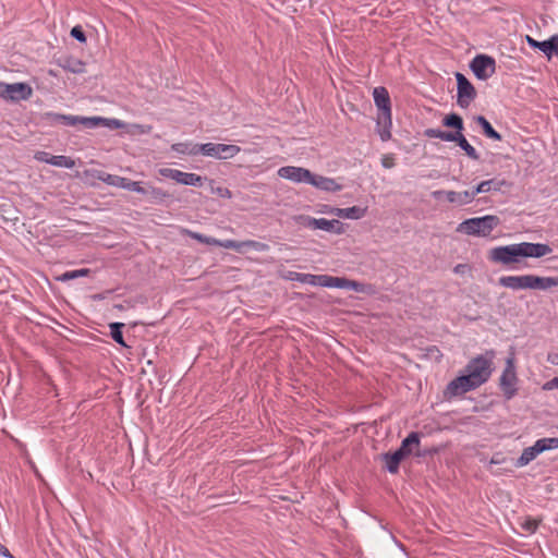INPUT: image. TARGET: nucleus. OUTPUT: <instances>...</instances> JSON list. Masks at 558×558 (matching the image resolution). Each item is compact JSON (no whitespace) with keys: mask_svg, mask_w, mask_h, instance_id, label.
Masks as SVG:
<instances>
[{"mask_svg":"<svg viewBox=\"0 0 558 558\" xmlns=\"http://www.w3.org/2000/svg\"><path fill=\"white\" fill-rule=\"evenodd\" d=\"M457 80V104L459 107L466 109L476 98V89L468 77L460 73H456Z\"/></svg>","mask_w":558,"mask_h":558,"instance_id":"8","label":"nucleus"},{"mask_svg":"<svg viewBox=\"0 0 558 558\" xmlns=\"http://www.w3.org/2000/svg\"><path fill=\"white\" fill-rule=\"evenodd\" d=\"M347 209L355 210V209H360V208L357 206H352V207H348Z\"/></svg>","mask_w":558,"mask_h":558,"instance_id":"54","label":"nucleus"},{"mask_svg":"<svg viewBox=\"0 0 558 558\" xmlns=\"http://www.w3.org/2000/svg\"><path fill=\"white\" fill-rule=\"evenodd\" d=\"M476 388L478 386L475 381L468 374H464L451 380L447 386V391L451 396H459Z\"/></svg>","mask_w":558,"mask_h":558,"instance_id":"12","label":"nucleus"},{"mask_svg":"<svg viewBox=\"0 0 558 558\" xmlns=\"http://www.w3.org/2000/svg\"><path fill=\"white\" fill-rule=\"evenodd\" d=\"M375 105L378 108L377 125L380 140L386 142L391 138V102L389 93L385 87H376L373 92Z\"/></svg>","mask_w":558,"mask_h":558,"instance_id":"3","label":"nucleus"},{"mask_svg":"<svg viewBox=\"0 0 558 558\" xmlns=\"http://www.w3.org/2000/svg\"><path fill=\"white\" fill-rule=\"evenodd\" d=\"M324 209H330V210H333V209H336V208H335V207H330V206L325 205V206H324Z\"/></svg>","mask_w":558,"mask_h":558,"instance_id":"53","label":"nucleus"},{"mask_svg":"<svg viewBox=\"0 0 558 558\" xmlns=\"http://www.w3.org/2000/svg\"><path fill=\"white\" fill-rule=\"evenodd\" d=\"M470 69L478 80H487L496 71L495 59L487 54H477L470 63Z\"/></svg>","mask_w":558,"mask_h":558,"instance_id":"9","label":"nucleus"},{"mask_svg":"<svg viewBox=\"0 0 558 558\" xmlns=\"http://www.w3.org/2000/svg\"><path fill=\"white\" fill-rule=\"evenodd\" d=\"M90 274V269L81 268L75 270L65 271L62 275L56 277L57 281H69L81 277H87Z\"/></svg>","mask_w":558,"mask_h":558,"instance_id":"27","label":"nucleus"},{"mask_svg":"<svg viewBox=\"0 0 558 558\" xmlns=\"http://www.w3.org/2000/svg\"><path fill=\"white\" fill-rule=\"evenodd\" d=\"M70 34L73 38H75L80 43H86V40H87L86 35L80 25L74 26L71 29Z\"/></svg>","mask_w":558,"mask_h":558,"instance_id":"41","label":"nucleus"},{"mask_svg":"<svg viewBox=\"0 0 558 558\" xmlns=\"http://www.w3.org/2000/svg\"><path fill=\"white\" fill-rule=\"evenodd\" d=\"M542 452H543V450H542L541 444L538 442V440H536L533 446L527 447L522 451V454L517 460L515 465L518 468L525 466Z\"/></svg>","mask_w":558,"mask_h":558,"instance_id":"17","label":"nucleus"},{"mask_svg":"<svg viewBox=\"0 0 558 558\" xmlns=\"http://www.w3.org/2000/svg\"><path fill=\"white\" fill-rule=\"evenodd\" d=\"M218 159H229L234 157L241 148L236 145L218 144Z\"/></svg>","mask_w":558,"mask_h":558,"instance_id":"26","label":"nucleus"},{"mask_svg":"<svg viewBox=\"0 0 558 558\" xmlns=\"http://www.w3.org/2000/svg\"><path fill=\"white\" fill-rule=\"evenodd\" d=\"M424 135L428 138H439L445 142H454L457 137V130L454 131H442L439 129H426Z\"/></svg>","mask_w":558,"mask_h":558,"instance_id":"23","label":"nucleus"},{"mask_svg":"<svg viewBox=\"0 0 558 558\" xmlns=\"http://www.w3.org/2000/svg\"><path fill=\"white\" fill-rule=\"evenodd\" d=\"M8 83L0 82V97L5 99Z\"/></svg>","mask_w":558,"mask_h":558,"instance_id":"51","label":"nucleus"},{"mask_svg":"<svg viewBox=\"0 0 558 558\" xmlns=\"http://www.w3.org/2000/svg\"><path fill=\"white\" fill-rule=\"evenodd\" d=\"M442 125L446 128H450L453 130H457V137L454 140V143L465 153V155L473 159L478 160L480 155L475 150V148L468 142L464 134L462 133L464 129L463 119L458 113H449L442 119Z\"/></svg>","mask_w":558,"mask_h":558,"instance_id":"6","label":"nucleus"},{"mask_svg":"<svg viewBox=\"0 0 558 558\" xmlns=\"http://www.w3.org/2000/svg\"><path fill=\"white\" fill-rule=\"evenodd\" d=\"M498 462H499V461H497V460H495V459H493V460H492V463H498Z\"/></svg>","mask_w":558,"mask_h":558,"instance_id":"55","label":"nucleus"},{"mask_svg":"<svg viewBox=\"0 0 558 558\" xmlns=\"http://www.w3.org/2000/svg\"><path fill=\"white\" fill-rule=\"evenodd\" d=\"M269 248V246L265 243L246 240L240 242V253H245L248 250H253L256 252H265Z\"/></svg>","mask_w":558,"mask_h":558,"instance_id":"28","label":"nucleus"},{"mask_svg":"<svg viewBox=\"0 0 558 558\" xmlns=\"http://www.w3.org/2000/svg\"><path fill=\"white\" fill-rule=\"evenodd\" d=\"M547 362L553 365H558V353H548Z\"/></svg>","mask_w":558,"mask_h":558,"instance_id":"49","label":"nucleus"},{"mask_svg":"<svg viewBox=\"0 0 558 558\" xmlns=\"http://www.w3.org/2000/svg\"><path fill=\"white\" fill-rule=\"evenodd\" d=\"M171 149L179 154L198 155L197 144L175 143L171 146Z\"/></svg>","mask_w":558,"mask_h":558,"instance_id":"29","label":"nucleus"},{"mask_svg":"<svg viewBox=\"0 0 558 558\" xmlns=\"http://www.w3.org/2000/svg\"><path fill=\"white\" fill-rule=\"evenodd\" d=\"M218 144L216 143H206V144H197L198 154H203L205 156L218 158Z\"/></svg>","mask_w":558,"mask_h":558,"instance_id":"37","label":"nucleus"},{"mask_svg":"<svg viewBox=\"0 0 558 558\" xmlns=\"http://www.w3.org/2000/svg\"><path fill=\"white\" fill-rule=\"evenodd\" d=\"M530 289L548 290L558 287V277H538L530 275Z\"/></svg>","mask_w":558,"mask_h":558,"instance_id":"18","label":"nucleus"},{"mask_svg":"<svg viewBox=\"0 0 558 558\" xmlns=\"http://www.w3.org/2000/svg\"><path fill=\"white\" fill-rule=\"evenodd\" d=\"M418 435L416 433H411L407 438L402 440V444L398 450L408 456L411 453L412 447H418Z\"/></svg>","mask_w":558,"mask_h":558,"instance_id":"25","label":"nucleus"},{"mask_svg":"<svg viewBox=\"0 0 558 558\" xmlns=\"http://www.w3.org/2000/svg\"><path fill=\"white\" fill-rule=\"evenodd\" d=\"M521 525L526 532L534 533L538 526V522L534 519H525Z\"/></svg>","mask_w":558,"mask_h":558,"instance_id":"43","label":"nucleus"},{"mask_svg":"<svg viewBox=\"0 0 558 558\" xmlns=\"http://www.w3.org/2000/svg\"><path fill=\"white\" fill-rule=\"evenodd\" d=\"M474 121L482 128L486 137L494 141H501L502 136L498 133L484 116H475Z\"/></svg>","mask_w":558,"mask_h":558,"instance_id":"21","label":"nucleus"},{"mask_svg":"<svg viewBox=\"0 0 558 558\" xmlns=\"http://www.w3.org/2000/svg\"><path fill=\"white\" fill-rule=\"evenodd\" d=\"M499 284L512 290L530 289V275L522 276H502L498 280Z\"/></svg>","mask_w":558,"mask_h":558,"instance_id":"15","label":"nucleus"},{"mask_svg":"<svg viewBox=\"0 0 558 558\" xmlns=\"http://www.w3.org/2000/svg\"><path fill=\"white\" fill-rule=\"evenodd\" d=\"M190 235L193 239H195V240H197L199 242H203V243H206V240H215L214 238H207V236H204V235H202L199 233H194V232H190Z\"/></svg>","mask_w":558,"mask_h":558,"instance_id":"48","label":"nucleus"},{"mask_svg":"<svg viewBox=\"0 0 558 558\" xmlns=\"http://www.w3.org/2000/svg\"><path fill=\"white\" fill-rule=\"evenodd\" d=\"M5 100L20 101L28 99L33 89L27 83L8 84Z\"/></svg>","mask_w":558,"mask_h":558,"instance_id":"14","label":"nucleus"},{"mask_svg":"<svg viewBox=\"0 0 558 558\" xmlns=\"http://www.w3.org/2000/svg\"><path fill=\"white\" fill-rule=\"evenodd\" d=\"M208 183V186H209V190L213 194H216L218 195L219 197H222V198H230L231 197V192L228 187L226 186H222L220 184H218L215 180H208L206 181Z\"/></svg>","mask_w":558,"mask_h":558,"instance_id":"34","label":"nucleus"},{"mask_svg":"<svg viewBox=\"0 0 558 558\" xmlns=\"http://www.w3.org/2000/svg\"><path fill=\"white\" fill-rule=\"evenodd\" d=\"M104 125L118 129L122 125V122L117 119H107V122Z\"/></svg>","mask_w":558,"mask_h":558,"instance_id":"47","label":"nucleus"},{"mask_svg":"<svg viewBox=\"0 0 558 558\" xmlns=\"http://www.w3.org/2000/svg\"><path fill=\"white\" fill-rule=\"evenodd\" d=\"M525 40H526L527 45H529L531 48H533V49H538V50H541L544 54H546L547 47H548V39H547V40H543V41H538V40L534 39L532 36L526 35V36H525Z\"/></svg>","mask_w":558,"mask_h":558,"instance_id":"38","label":"nucleus"},{"mask_svg":"<svg viewBox=\"0 0 558 558\" xmlns=\"http://www.w3.org/2000/svg\"><path fill=\"white\" fill-rule=\"evenodd\" d=\"M206 244L217 245L223 248L234 250L240 253V242L233 240H206Z\"/></svg>","mask_w":558,"mask_h":558,"instance_id":"35","label":"nucleus"},{"mask_svg":"<svg viewBox=\"0 0 558 558\" xmlns=\"http://www.w3.org/2000/svg\"><path fill=\"white\" fill-rule=\"evenodd\" d=\"M363 211H338V217L340 219H352L357 220L363 217Z\"/></svg>","mask_w":558,"mask_h":558,"instance_id":"42","label":"nucleus"},{"mask_svg":"<svg viewBox=\"0 0 558 558\" xmlns=\"http://www.w3.org/2000/svg\"><path fill=\"white\" fill-rule=\"evenodd\" d=\"M159 172L162 177L171 179L184 185L203 186V184L207 181V178L205 177H201L195 173L183 172L171 168L160 169Z\"/></svg>","mask_w":558,"mask_h":558,"instance_id":"10","label":"nucleus"},{"mask_svg":"<svg viewBox=\"0 0 558 558\" xmlns=\"http://www.w3.org/2000/svg\"><path fill=\"white\" fill-rule=\"evenodd\" d=\"M553 252L548 244L521 242L505 246H497L488 252V258L493 263L510 265L519 263L521 258H539Z\"/></svg>","mask_w":558,"mask_h":558,"instance_id":"1","label":"nucleus"},{"mask_svg":"<svg viewBox=\"0 0 558 558\" xmlns=\"http://www.w3.org/2000/svg\"><path fill=\"white\" fill-rule=\"evenodd\" d=\"M308 184L326 192H337L342 189V185L339 184L335 179L315 173H313V179L310 180Z\"/></svg>","mask_w":558,"mask_h":558,"instance_id":"16","label":"nucleus"},{"mask_svg":"<svg viewBox=\"0 0 558 558\" xmlns=\"http://www.w3.org/2000/svg\"><path fill=\"white\" fill-rule=\"evenodd\" d=\"M49 165L71 169L75 166V161L71 157L59 155L51 156L49 158Z\"/></svg>","mask_w":558,"mask_h":558,"instance_id":"31","label":"nucleus"},{"mask_svg":"<svg viewBox=\"0 0 558 558\" xmlns=\"http://www.w3.org/2000/svg\"><path fill=\"white\" fill-rule=\"evenodd\" d=\"M468 266L466 265H463V264H459L454 267V272L456 274H464V271L466 270Z\"/></svg>","mask_w":558,"mask_h":558,"instance_id":"52","label":"nucleus"},{"mask_svg":"<svg viewBox=\"0 0 558 558\" xmlns=\"http://www.w3.org/2000/svg\"><path fill=\"white\" fill-rule=\"evenodd\" d=\"M507 185V182L505 180H499L497 178H494L492 180L483 181L481 182L475 191L472 192V195L478 194V193H486L489 191H500L501 186Z\"/></svg>","mask_w":558,"mask_h":558,"instance_id":"22","label":"nucleus"},{"mask_svg":"<svg viewBox=\"0 0 558 558\" xmlns=\"http://www.w3.org/2000/svg\"><path fill=\"white\" fill-rule=\"evenodd\" d=\"M545 56L548 59H551L553 56L558 58V34L548 38V47Z\"/></svg>","mask_w":558,"mask_h":558,"instance_id":"39","label":"nucleus"},{"mask_svg":"<svg viewBox=\"0 0 558 558\" xmlns=\"http://www.w3.org/2000/svg\"><path fill=\"white\" fill-rule=\"evenodd\" d=\"M278 174L279 177L295 183H310V180L313 179V172L308 169L294 166L281 167L278 170Z\"/></svg>","mask_w":558,"mask_h":558,"instance_id":"11","label":"nucleus"},{"mask_svg":"<svg viewBox=\"0 0 558 558\" xmlns=\"http://www.w3.org/2000/svg\"><path fill=\"white\" fill-rule=\"evenodd\" d=\"M291 279L314 287L349 289L359 293L366 294L374 293L373 287L371 284L350 280L344 277L294 272Z\"/></svg>","mask_w":558,"mask_h":558,"instance_id":"2","label":"nucleus"},{"mask_svg":"<svg viewBox=\"0 0 558 558\" xmlns=\"http://www.w3.org/2000/svg\"><path fill=\"white\" fill-rule=\"evenodd\" d=\"M499 223L496 216L488 215L481 218H472L461 222L457 230L469 235L487 236Z\"/></svg>","mask_w":558,"mask_h":558,"instance_id":"5","label":"nucleus"},{"mask_svg":"<svg viewBox=\"0 0 558 558\" xmlns=\"http://www.w3.org/2000/svg\"><path fill=\"white\" fill-rule=\"evenodd\" d=\"M45 120L50 124H63L66 126L77 125V116H66L61 113L48 112L45 114Z\"/></svg>","mask_w":558,"mask_h":558,"instance_id":"20","label":"nucleus"},{"mask_svg":"<svg viewBox=\"0 0 558 558\" xmlns=\"http://www.w3.org/2000/svg\"><path fill=\"white\" fill-rule=\"evenodd\" d=\"M517 372L514 365V357L511 355L506 360L505 369L500 376V388L504 396L509 400L517 393Z\"/></svg>","mask_w":558,"mask_h":558,"instance_id":"7","label":"nucleus"},{"mask_svg":"<svg viewBox=\"0 0 558 558\" xmlns=\"http://www.w3.org/2000/svg\"><path fill=\"white\" fill-rule=\"evenodd\" d=\"M52 155H50L49 153L47 151H37L35 154V159L38 160V161H41V162H46V163H49V158L51 157Z\"/></svg>","mask_w":558,"mask_h":558,"instance_id":"45","label":"nucleus"},{"mask_svg":"<svg viewBox=\"0 0 558 558\" xmlns=\"http://www.w3.org/2000/svg\"><path fill=\"white\" fill-rule=\"evenodd\" d=\"M307 226L312 229H320L336 234L345 231L344 225L339 219H308Z\"/></svg>","mask_w":558,"mask_h":558,"instance_id":"13","label":"nucleus"},{"mask_svg":"<svg viewBox=\"0 0 558 558\" xmlns=\"http://www.w3.org/2000/svg\"><path fill=\"white\" fill-rule=\"evenodd\" d=\"M495 356V351L488 350L484 354L475 356L468 363L465 372L478 387L489 379L493 373V362Z\"/></svg>","mask_w":558,"mask_h":558,"instance_id":"4","label":"nucleus"},{"mask_svg":"<svg viewBox=\"0 0 558 558\" xmlns=\"http://www.w3.org/2000/svg\"><path fill=\"white\" fill-rule=\"evenodd\" d=\"M543 389L544 390H553V389H558V377H554L553 379L546 381L544 385H543Z\"/></svg>","mask_w":558,"mask_h":558,"instance_id":"46","label":"nucleus"},{"mask_svg":"<svg viewBox=\"0 0 558 558\" xmlns=\"http://www.w3.org/2000/svg\"><path fill=\"white\" fill-rule=\"evenodd\" d=\"M120 187H123L129 191L142 193V194H148L149 190H151V193H155V190L151 187H143L141 186L140 182L131 181L126 178H124V182L120 185Z\"/></svg>","mask_w":558,"mask_h":558,"instance_id":"33","label":"nucleus"},{"mask_svg":"<svg viewBox=\"0 0 558 558\" xmlns=\"http://www.w3.org/2000/svg\"><path fill=\"white\" fill-rule=\"evenodd\" d=\"M58 64L65 71L80 74L85 72V63L74 57H64L59 59Z\"/></svg>","mask_w":558,"mask_h":558,"instance_id":"19","label":"nucleus"},{"mask_svg":"<svg viewBox=\"0 0 558 558\" xmlns=\"http://www.w3.org/2000/svg\"><path fill=\"white\" fill-rule=\"evenodd\" d=\"M405 457L400 450H396L392 454L386 453L384 456V460L386 462V468L390 473H397L399 469V464L402 459Z\"/></svg>","mask_w":558,"mask_h":558,"instance_id":"24","label":"nucleus"},{"mask_svg":"<svg viewBox=\"0 0 558 558\" xmlns=\"http://www.w3.org/2000/svg\"><path fill=\"white\" fill-rule=\"evenodd\" d=\"M97 179L101 180L102 182L109 185L120 187V185L124 182V178L119 175L110 174L105 171H97Z\"/></svg>","mask_w":558,"mask_h":558,"instance_id":"32","label":"nucleus"},{"mask_svg":"<svg viewBox=\"0 0 558 558\" xmlns=\"http://www.w3.org/2000/svg\"><path fill=\"white\" fill-rule=\"evenodd\" d=\"M538 442L541 444L543 452L558 448V437L541 438Z\"/></svg>","mask_w":558,"mask_h":558,"instance_id":"40","label":"nucleus"},{"mask_svg":"<svg viewBox=\"0 0 558 558\" xmlns=\"http://www.w3.org/2000/svg\"><path fill=\"white\" fill-rule=\"evenodd\" d=\"M381 166L384 168L390 169L395 167V157L393 155H384L381 158Z\"/></svg>","mask_w":558,"mask_h":558,"instance_id":"44","label":"nucleus"},{"mask_svg":"<svg viewBox=\"0 0 558 558\" xmlns=\"http://www.w3.org/2000/svg\"><path fill=\"white\" fill-rule=\"evenodd\" d=\"M106 122L107 119L101 117H77V124H82L86 129H93L99 125H104Z\"/></svg>","mask_w":558,"mask_h":558,"instance_id":"30","label":"nucleus"},{"mask_svg":"<svg viewBox=\"0 0 558 558\" xmlns=\"http://www.w3.org/2000/svg\"><path fill=\"white\" fill-rule=\"evenodd\" d=\"M123 326H124L123 323H111L109 325V327H110V335H111L112 339L117 343H119V344H121L123 347H128L125 344L124 340H123V336H122V331H121Z\"/></svg>","mask_w":558,"mask_h":558,"instance_id":"36","label":"nucleus"},{"mask_svg":"<svg viewBox=\"0 0 558 558\" xmlns=\"http://www.w3.org/2000/svg\"><path fill=\"white\" fill-rule=\"evenodd\" d=\"M0 556H3L5 558H13V556L10 554L8 548L5 546H3L1 543H0Z\"/></svg>","mask_w":558,"mask_h":558,"instance_id":"50","label":"nucleus"}]
</instances>
